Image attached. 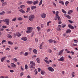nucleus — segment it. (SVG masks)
<instances>
[{
	"mask_svg": "<svg viewBox=\"0 0 78 78\" xmlns=\"http://www.w3.org/2000/svg\"><path fill=\"white\" fill-rule=\"evenodd\" d=\"M27 29L28 30L26 31L27 33H31L32 32L33 27H29L27 28Z\"/></svg>",
	"mask_w": 78,
	"mask_h": 78,
	"instance_id": "f257e3e1",
	"label": "nucleus"
},
{
	"mask_svg": "<svg viewBox=\"0 0 78 78\" xmlns=\"http://www.w3.org/2000/svg\"><path fill=\"white\" fill-rule=\"evenodd\" d=\"M34 18V16L33 15H30L28 17V19L30 22H33Z\"/></svg>",
	"mask_w": 78,
	"mask_h": 78,
	"instance_id": "f03ea898",
	"label": "nucleus"
},
{
	"mask_svg": "<svg viewBox=\"0 0 78 78\" xmlns=\"http://www.w3.org/2000/svg\"><path fill=\"white\" fill-rule=\"evenodd\" d=\"M2 21L4 22H6L5 24L7 25H9V19H5L2 20Z\"/></svg>",
	"mask_w": 78,
	"mask_h": 78,
	"instance_id": "7ed1b4c3",
	"label": "nucleus"
},
{
	"mask_svg": "<svg viewBox=\"0 0 78 78\" xmlns=\"http://www.w3.org/2000/svg\"><path fill=\"white\" fill-rule=\"evenodd\" d=\"M48 69L50 72H54L55 69L52 67H49L47 68Z\"/></svg>",
	"mask_w": 78,
	"mask_h": 78,
	"instance_id": "20e7f679",
	"label": "nucleus"
},
{
	"mask_svg": "<svg viewBox=\"0 0 78 78\" xmlns=\"http://www.w3.org/2000/svg\"><path fill=\"white\" fill-rule=\"evenodd\" d=\"M11 67H12V68H16V67L17 66L15 64L13 63H12L11 64Z\"/></svg>",
	"mask_w": 78,
	"mask_h": 78,
	"instance_id": "39448f33",
	"label": "nucleus"
},
{
	"mask_svg": "<svg viewBox=\"0 0 78 78\" xmlns=\"http://www.w3.org/2000/svg\"><path fill=\"white\" fill-rule=\"evenodd\" d=\"M59 61H64V57L62 56L60 57V58L58 59Z\"/></svg>",
	"mask_w": 78,
	"mask_h": 78,
	"instance_id": "423d86ee",
	"label": "nucleus"
},
{
	"mask_svg": "<svg viewBox=\"0 0 78 78\" xmlns=\"http://www.w3.org/2000/svg\"><path fill=\"white\" fill-rule=\"evenodd\" d=\"M41 17L42 18H45L47 17V15L45 13H42L41 14Z\"/></svg>",
	"mask_w": 78,
	"mask_h": 78,
	"instance_id": "0eeeda50",
	"label": "nucleus"
},
{
	"mask_svg": "<svg viewBox=\"0 0 78 78\" xmlns=\"http://www.w3.org/2000/svg\"><path fill=\"white\" fill-rule=\"evenodd\" d=\"M68 27L69 28L72 29V30H74V27L72 26V25L69 24L68 25Z\"/></svg>",
	"mask_w": 78,
	"mask_h": 78,
	"instance_id": "6e6552de",
	"label": "nucleus"
},
{
	"mask_svg": "<svg viewBox=\"0 0 78 78\" xmlns=\"http://www.w3.org/2000/svg\"><path fill=\"white\" fill-rule=\"evenodd\" d=\"M39 3V1L38 0H36L35 1H34L33 2V5H37V4H38V3Z\"/></svg>",
	"mask_w": 78,
	"mask_h": 78,
	"instance_id": "1a4fd4ad",
	"label": "nucleus"
},
{
	"mask_svg": "<svg viewBox=\"0 0 78 78\" xmlns=\"http://www.w3.org/2000/svg\"><path fill=\"white\" fill-rule=\"evenodd\" d=\"M21 39L24 41H27V38L25 37H23L21 38Z\"/></svg>",
	"mask_w": 78,
	"mask_h": 78,
	"instance_id": "9d476101",
	"label": "nucleus"
},
{
	"mask_svg": "<svg viewBox=\"0 0 78 78\" xmlns=\"http://www.w3.org/2000/svg\"><path fill=\"white\" fill-rule=\"evenodd\" d=\"M64 51V49H62L58 53V55H61L62 53H63V52Z\"/></svg>",
	"mask_w": 78,
	"mask_h": 78,
	"instance_id": "9b49d317",
	"label": "nucleus"
},
{
	"mask_svg": "<svg viewBox=\"0 0 78 78\" xmlns=\"http://www.w3.org/2000/svg\"><path fill=\"white\" fill-rule=\"evenodd\" d=\"M30 64H31V65H33L34 66H36V64H35V63H34V62L33 61H30Z\"/></svg>",
	"mask_w": 78,
	"mask_h": 78,
	"instance_id": "f8f14e48",
	"label": "nucleus"
},
{
	"mask_svg": "<svg viewBox=\"0 0 78 78\" xmlns=\"http://www.w3.org/2000/svg\"><path fill=\"white\" fill-rule=\"evenodd\" d=\"M71 32V30L70 29H68L66 31V34H68V33H69Z\"/></svg>",
	"mask_w": 78,
	"mask_h": 78,
	"instance_id": "ddd939ff",
	"label": "nucleus"
},
{
	"mask_svg": "<svg viewBox=\"0 0 78 78\" xmlns=\"http://www.w3.org/2000/svg\"><path fill=\"white\" fill-rule=\"evenodd\" d=\"M64 16L65 17H67V18H68V19H70L71 18V17L68 15L65 14Z\"/></svg>",
	"mask_w": 78,
	"mask_h": 78,
	"instance_id": "4468645a",
	"label": "nucleus"
},
{
	"mask_svg": "<svg viewBox=\"0 0 78 78\" xmlns=\"http://www.w3.org/2000/svg\"><path fill=\"white\" fill-rule=\"evenodd\" d=\"M16 36L18 37H20V36H21V34L19 32H17L16 33Z\"/></svg>",
	"mask_w": 78,
	"mask_h": 78,
	"instance_id": "2eb2a0df",
	"label": "nucleus"
},
{
	"mask_svg": "<svg viewBox=\"0 0 78 78\" xmlns=\"http://www.w3.org/2000/svg\"><path fill=\"white\" fill-rule=\"evenodd\" d=\"M36 8H37L36 6H32L31 7V9L32 10H33V9H36Z\"/></svg>",
	"mask_w": 78,
	"mask_h": 78,
	"instance_id": "dca6fc26",
	"label": "nucleus"
},
{
	"mask_svg": "<svg viewBox=\"0 0 78 78\" xmlns=\"http://www.w3.org/2000/svg\"><path fill=\"white\" fill-rule=\"evenodd\" d=\"M19 11L22 13V14H24L25 13V11L23 9H20L19 10Z\"/></svg>",
	"mask_w": 78,
	"mask_h": 78,
	"instance_id": "f3484780",
	"label": "nucleus"
},
{
	"mask_svg": "<svg viewBox=\"0 0 78 78\" xmlns=\"http://www.w3.org/2000/svg\"><path fill=\"white\" fill-rule=\"evenodd\" d=\"M5 59H6V57H4L2 58H1V62H3V61H4L5 60Z\"/></svg>",
	"mask_w": 78,
	"mask_h": 78,
	"instance_id": "a211bd4d",
	"label": "nucleus"
},
{
	"mask_svg": "<svg viewBox=\"0 0 78 78\" xmlns=\"http://www.w3.org/2000/svg\"><path fill=\"white\" fill-rule=\"evenodd\" d=\"M33 52L34 54H37V50L36 49H34L33 50Z\"/></svg>",
	"mask_w": 78,
	"mask_h": 78,
	"instance_id": "6ab92c4d",
	"label": "nucleus"
},
{
	"mask_svg": "<svg viewBox=\"0 0 78 78\" xmlns=\"http://www.w3.org/2000/svg\"><path fill=\"white\" fill-rule=\"evenodd\" d=\"M27 3L28 4H32V3H33V1H28L27 2Z\"/></svg>",
	"mask_w": 78,
	"mask_h": 78,
	"instance_id": "aec40b11",
	"label": "nucleus"
},
{
	"mask_svg": "<svg viewBox=\"0 0 78 78\" xmlns=\"http://www.w3.org/2000/svg\"><path fill=\"white\" fill-rule=\"evenodd\" d=\"M20 8L21 9H23L25 8V5H21L20 6Z\"/></svg>",
	"mask_w": 78,
	"mask_h": 78,
	"instance_id": "412c9836",
	"label": "nucleus"
},
{
	"mask_svg": "<svg viewBox=\"0 0 78 78\" xmlns=\"http://www.w3.org/2000/svg\"><path fill=\"white\" fill-rule=\"evenodd\" d=\"M36 60L38 63H40V62H41L40 61V58H37Z\"/></svg>",
	"mask_w": 78,
	"mask_h": 78,
	"instance_id": "4be33fe9",
	"label": "nucleus"
},
{
	"mask_svg": "<svg viewBox=\"0 0 78 78\" xmlns=\"http://www.w3.org/2000/svg\"><path fill=\"white\" fill-rule=\"evenodd\" d=\"M7 4H8V3H7V2H4L2 3V5L3 6H5V5H7Z\"/></svg>",
	"mask_w": 78,
	"mask_h": 78,
	"instance_id": "5701e85b",
	"label": "nucleus"
},
{
	"mask_svg": "<svg viewBox=\"0 0 78 78\" xmlns=\"http://www.w3.org/2000/svg\"><path fill=\"white\" fill-rule=\"evenodd\" d=\"M72 12H73V10H70L68 12V14H72Z\"/></svg>",
	"mask_w": 78,
	"mask_h": 78,
	"instance_id": "b1692460",
	"label": "nucleus"
},
{
	"mask_svg": "<svg viewBox=\"0 0 78 78\" xmlns=\"http://www.w3.org/2000/svg\"><path fill=\"white\" fill-rule=\"evenodd\" d=\"M7 37L8 38H9V39H11L12 37V36L10 35H7Z\"/></svg>",
	"mask_w": 78,
	"mask_h": 78,
	"instance_id": "393cba45",
	"label": "nucleus"
},
{
	"mask_svg": "<svg viewBox=\"0 0 78 78\" xmlns=\"http://www.w3.org/2000/svg\"><path fill=\"white\" fill-rule=\"evenodd\" d=\"M17 20L19 21H22L23 20V18L21 17H19L17 19Z\"/></svg>",
	"mask_w": 78,
	"mask_h": 78,
	"instance_id": "a878e982",
	"label": "nucleus"
},
{
	"mask_svg": "<svg viewBox=\"0 0 78 78\" xmlns=\"http://www.w3.org/2000/svg\"><path fill=\"white\" fill-rule=\"evenodd\" d=\"M75 73L74 72H73L72 73L71 75L72 77H75Z\"/></svg>",
	"mask_w": 78,
	"mask_h": 78,
	"instance_id": "bb28decb",
	"label": "nucleus"
},
{
	"mask_svg": "<svg viewBox=\"0 0 78 78\" xmlns=\"http://www.w3.org/2000/svg\"><path fill=\"white\" fill-rule=\"evenodd\" d=\"M44 61L45 62H46L47 63V64H50L49 62L48 61V60H46L45 59H44Z\"/></svg>",
	"mask_w": 78,
	"mask_h": 78,
	"instance_id": "cd10ccee",
	"label": "nucleus"
},
{
	"mask_svg": "<svg viewBox=\"0 0 78 78\" xmlns=\"http://www.w3.org/2000/svg\"><path fill=\"white\" fill-rule=\"evenodd\" d=\"M13 61H14V62H17V59L16 58H14L12 59Z\"/></svg>",
	"mask_w": 78,
	"mask_h": 78,
	"instance_id": "c85d7f7f",
	"label": "nucleus"
},
{
	"mask_svg": "<svg viewBox=\"0 0 78 78\" xmlns=\"http://www.w3.org/2000/svg\"><path fill=\"white\" fill-rule=\"evenodd\" d=\"M8 43L10 45H13V43H12V42L11 41H8Z\"/></svg>",
	"mask_w": 78,
	"mask_h": 78,
	"instance_id": "c756f323",
	"label": "nucleus"
},
{
	"mask_svg": "<svg viewBox=\"0 0 78 78\" xmlns=\"http://www.w3.org/2000/svg\"><path fill=\"white\" fill-rule=\"evenodd\" d=\"M0 78H9V76H1L0 77Z\"/></svg>",
	"mask_w": 78,
	"mask_h": 78,
	"instance_id": "7c9ffc66",
	"label": "nucleus"
},
{
	"mask_svg": "<svg viewBox=\"0 0 78 78\" xmlns=\"http://www.w3.org/2000/svg\"><path fill=\"white\" fill-rule=\"evenodd\" d=\"M59 14V11H57L56 13L55 14V16L56 17H58V16H58V14Z\"/></svg>",
	"mask_w": 78,
	"mask_h": 78,
	"instance_id": "2f4dec72",
	"label": "nucleus"
},
{
	"mask_svg": "<svg viewBox=\"0 0 78 78\" xmlns=\"http://www.w3.org/2000/svg\"><path fill=\"white\" fill-rule=\"evenodd\" d=\"M30 69H31V68H32V69H35V67L33 66V65H31V66H30Z\"/></svg>",
	"mask_w": 78,
	"mask_h": 78,
	"instance_id": "473e14b6",
	"label": "nucleus"
},
{
	"mask_svg": "<svg viewBox=\"0 0 78 78\" xmlns=\"http://www.w3.org/2000/svg\"><path fill=\"white\" fill-rule=\"evenodd\" d=\"M62 11L64 13V14H66L67 12L66 11L64 10L63 9H62Z\"/></svg>",
	"mask_w": 78,
	"mask_h": 78,
	"instance_id": "72a5a7b5",
	"label": "nucleus"
},
{
	"mask_svg": "<svg viewBox=\"0 0 78 78\" xmlns=\"http://www.w3.org/2000/svg\"><path fill=\"white\" fill-rule=\"evenodd\" d=\"M5 12L2 11L0 13V15H4L5 14Z\"/></svg>",
	"mask_w": 78,
	"mask_h": 78,
	"instance_id": "f704fd0d",
	"label": "nucleus"
},
{
	"mask_svg": "<svg viewBox=\"0 0 78 78\" xmlns=\"http://www.w3.org/2000/svg\"><path fill=\"white\" fill-rule=\"evenodd\" d=\"M17 20V18L15 17L14 19H13L12 20V22H14L15 21H16Z\"/></svg>",
	"mask_w": 78,
	"mask_h": 78,
	"instance_id": "c9c22d12",
	"label": "nucleus"
},
{
	"mask_svg": "<svg viewBox=\"0 0 78 78\" xmlns=\"http://www.w3.org/2000/svg\"><path fill=\"white\" fill-rule=\"evenodd\" d=\"M57 17L58 21H61V18H60V16H58Z\"/></svg>",
	"mask_w": 78,
	"mask_h": 78,
	"instance_id": "e433bc0d",
	"label": "nucleus"
},
{
	"mask_svg": "<svg viewBox=\"0 0 78 78\" xmlns=\"http://www.w3.org/2000/svg\"><path fill=\"white\" fill-rule=\"evenodd\" d=\"M30 10V7H28L27 9V10L26 11V12H28Z\"/></svg>",
	"mask_w": 78,
	"mask_h": 78,
	"instance_id": "4c0bfd02",
	"label": "nucleus"
},
{
	"mask_svg": "<svg viewBox=\"0 0 78 78\" xmlns=\"http://www.w3.org/2000/svg\"><path fill=\"white\" fill-rule=\"evenodd\" d=\"M53 40L52 39H50L48 40V42L49 43H52L53 42Z\"/></svg>",
	"mask_w": 78,
	"mask_h": 78,
	"instance_id": "58836bf2",
	"label": "nucleus"
},
{
	"mask_svg": "<svg viewBox=\"0 0 78 78\" xmlns=\"http://www.w3.org/2000/svg\"><path fill=\"white\" fill-rule=\"evenodd\" d=\"M41 75H44L45 73V71L44 70H41Z\"/></svg>",
	"mask_w": 78,
	"mask_h": 78,
	"instance_id": "ea45409f",
	"label": "nucleus"
},
{
	"mask_svg": "<svg viewBox=\"0 0 78 78\" xmlns=\"http://www.w3.org/2000/svg\"><path fill=\"white\" fill-rule=\"evenodd\" d=\"M28 52H26L24 54V56H28Z\"/></svg>",
	"mask_w": 78,
	"mask_h": 78,
	"instance_id": "a19ab883",
	"label": "nucleus"
},
{
	"mask_svg": "<svg viewBox=\"0 0 78 78\" xmlns=\"http://www.w3.org/2000/svg\"><path fill=\"white\" fill-rule=\"evenodd\" d=\"M37 29L38 30V31H39L41 29V28H40V27H37Z\"/></svg>",
	"mask_w": 78,
	"mask_h": 78,
	"instance_id": "79ce46f5",
	"label": "nucleus"
},
{
	"mask_svg": "<svg viewBox=\"0 0 78 78\" xmlns=\"http://www.w3.org/2000/svg\"><path fill=\"white\" fill-rule=\"evenodd\" d=\"M59 3H61L63 5H64V2L62 1H59Z\"/></svg>",
	"mask_w": 78,
	"mask_h": 78,
	"instance_id": "37998d69",
	"label": "nucleus"
},
{
	"mask_svg": "<svg viewBox=\"0 0 78 78\" xmlns=\"http://www.w3.org/2000/svg\"><path fill=\"white\" fill-rule=\"evenodd\" d=\"M25 69L26 70H27V69H28V65H25Z\"/></svg>",
	"mask_w": 78,
	"mask_h": 78,
	"instance_id": "c03bdc74",
	"label": "nucleus"
},
{
	"mask_svg": "<svg viewBox=\"0 0 78 78\" xmlns=\"http://www.w3.org/2000/svg\"><path fill=\"white\" fill-rule=\"evenodd\" d=\"M66 24H63L62 25V28H64L66 27Z\"/></svg>",
	"mask_w": 78,
	"mask_h": 78,
	"instance_id": "a18cd8bd",
	"label": "nucleus"
},
{
	"mask_svg": "<svg viewBox=\"0 0 78 78\" xmlns=\"http://www.w3.org/2000/svg\"><path fill=\"white\" fill-rule=\"evenodd\" d=\"M23 72H22L20 73V76H23Z\"/></svg>",
	"mask_w": 78,
	"mask_h": 78,
	"instance_id": "49530a36",
	"label": "nucleus"
},
{
	"mask_svg": "<svg viewBox=\"0 0 78 78\" xmlns=\"http://www.w3.org/2000/svg\"><path fill=\"white\" fill-rule=\"evenodd\" d=\"M42 3V0H41L40 2V3L39 4V5H41Z\"/></svg>",
	"mask_w": 78,
	"mask_h": 78,
	"instance_id": "de8ad7c7",
	"label": "nucleus"
},
{
	"mask_svg": "<svg viewBox=\"0 0 78 78\" xmlns=\"http://www.w3.org/2000/svg\"><path fill=\"white\" fill-rule=\"evenodd\" d=\"M48 52L49 53H51L52 52V51H51V50L50 49H49L48 50Z\"/></svg>",
	"mask_w": 78,
	"mask_h": 78,
	"instance_id": "09e8293b",
	"label": "nucleus"
},
{
	"mask_svg": "<svg viewBox=\"0 0 78 78\" xmlns=\"http://www.w3.org/2000/svg\"><path fill=\"white\" fill-rule=\"evenodd\" d=\"M5 42H6V40H3L2 42V44H3V43H5Z\"/></svg>",
	"mask_w": 78,
	"mask_h": 78,
	"instance_id": "8fccbe9b",
	"label": "nucleus"
},
{
	"mask_svg": "<svg viewBox=\"0 0 78 78\" xmlns=\"http://www.w3.org/2000/svg\"><path fill=\"white\" fill-rule=\"evenodd\" d=\"M52 3L53 4V5H54V6H55V7H56V4L55 3L53 2Z\"/></svg>",
	"mask_w": 78,
	"mask_h": 78,
	"instance_id": "3c124183",
	"label": "nucleus"
},
{
	"mask_svg": "<svg viewBox=\"0 0 78 78\" xmlns=\"http://www.w3.org/2000/svg\"><path fill=\"white\" fill-rule=\"evenodd\" d=\"M50 23H51V21H49L47 23V26H49V24Z\"/></svg>",
	"mask_w": 78,
	"mask_h": 78,
	"instance_id": "603ef678",
	"label": "nucleus"
},
{
	"mask_svg": "<svg viewBox=\"0 0 78 78\" xmlns=\"http://www.w3.org/2000/svg\"><path fill=\"white\" fill-rule=\"evenodd\" d=\"M69 4V2L66 1L65 2V4L66 6H67V5Z\"/></svg>",
	"mask_w": 78,
	"mask_h": 78,
	"instance_id": "864d4df0",
	"label": "nucleus"
},
{
	"mask_svg": "<svg viewBox=\"0 0 78 78\" xmlns=\"http://www.w3.org/2000/svg\"><path fill=\"white\" fill-rule=\"evenodd\" d=\"M23 17L25 18V19H27L28 18V16H26L25 15H24Z\"/></svg>",
	"mask_w": 78,
	"mask_h": 78,
	"instance_id": "5fc2aeb1",
	"label": "nucleus"
},
{
	"mask_svg": "<svg viewBox=\"0 0 78 78\" xmlns=\"http://www.w3.org/2000/svg\"><path fill=\"white\" fill-rule=\"evenodd\" d=\"M68 22H70L71 23H73V21H71L70 20H68Z\"/></svg>",
	"mask_w": 78,
	"mask_h": 78,
	"instance_id": "6e6d98bb",
	"label": "nucleus"
},
{
	"mask_svg": "<svg viewBox=\"0 0 78 78\" xmlns=\"http://www.w3.org/2000/svg\"><path fill=\"white\" fill-rule=\"evenodd\" d=\"M33 50L32 48H29V50L30 51H31Z\"/></svg>",
	"mask_w": 78,
	"mask_h": 78,
	"instance_id": "4d7b16f0",
	"label": "nucleus"
},
{
	"mask_svg": "<svg viewBox=\"0 0 78 78\" xmlns=\"http://www.w3.org/2000/svg\"><path fill=\"white\" fill-rule=\"evenodd\" d=\"M4 30V29L3 28H1L0 29V31H3V30Z\"/></svg>",
	"mask_w": 78,
	"mask_h": 78,
	"instance_id": "13d9d810",
	"label": "nucleus"
},
{
	"mask_svg": "<svg viewBox=\"0 0 78 78\" xmlns=\"http://www.w3.org/2000/svg\"><path fill=\"white\" fill-rule=\"evenodd\" d=\"M20 55H23V52L22 51L20 52Z\"/></svg>",
	"mask_w": 78,
	"mask_h": 78,
	"instance_id": "bf43d9fd",
	"label": "nucleus"
},
{
	"mask_svg": "<svg viewBox=\"0 0 78 78\" xmlns=\"http://www.w3.org/2000/svg\"><path fill=\"white\" fill-rule=\"evenodd\" d=\"M44 24H42L41 25V27L42 28L44 27Z\"/></svg>",
	"mask_w": 78,
	"mask_h": 78,
	"instance_id": "052dcab7",
	"label": "nucleus"
},
{
	"mask_svg": "<svg viewBox=\"0 0 78 78\" xmlns=\"http://www.w3.org/2000/svg\"><path fill=\"white\" fill-rule=\"evenodd\" d=\"M70 53H72V55H74V52H73L72 51H71L70 52Z\"/></svg>",
	"mask_w": 78,
	"mask_h": 78,
	"instance_id": "680f3d73",
	"label": "nucleus"
},
{
	"mask_svg": "<svg viewBox=\"0 0 78 78\" xmlns=\"http://www.w3.org/2000/svg\"><path fill=\"white\" fill-rule=\"evenodd\" d=\"M18 48H19L18 47H15L14 48L15 50H17V49H18Z\"/></svg>",
	"mask_w": 78,
	"mask_h": 78,
	"instance_id": "e2e57ef3",
	"label": "nucleus"
},
{
	"mask_svg": "<svg viewBox=\"0 0 78 78\" xmlns=\"http://www.w3.org/2000/svg\"><path fill=\"white\" fill-rule=\"evenodd\" d=\"M36 42H38V39L37 38H35Z\"/></svg>",
	"mask_w": 78,
	"mask_h": 78,
	"instance_id": "0e129e2a",
	"label": "nucleus"
},
{
	"mask_svg": "<svg viewBox=\"0 0 78 78\" xmlns=\"http://www.w3.org/2000/svg\"><path fill=\"white\" fill-rule=\"evenodd\" d=\"M22 2H21L18 3V5H22Z\"/></svg>",
	"mask_w": 78,
	"mask_h": 78,
	"instance_id": "69168bd1",
	"label": "nucleus"
},
{
	"mask_svg": "<svg viewBox=\"0 0 78 78\" xmlns=\"http://www.w3.org/2000/svg\"><path fill=\"white\" fill-rule=\"evenodd\" d=\"M2 28H6V26H3Z\"/></svg>",
	"mask_w": 78,
	"mask_h": 78,
	"instance_id": "338daca9",
	"label": "nucleus"
},
{
	"mask_svg": "<svg viewBox=\"0 0 78 78\" xmlns=\"http://www.w3.org/2000/svg\"><path fill=\"white\" fill-rule=\"evenodd\" d=\"M74 42L75 43H77V42H78V41H77V40H74Z\"/></svg>",
	"mask_w": 78,
	"mask_h": 78,
	"instance_id": "774afa93",
	"label": "nucleus"
}]
</instances>
